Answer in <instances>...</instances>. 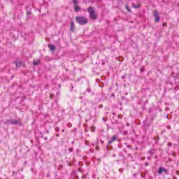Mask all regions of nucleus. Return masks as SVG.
<instances>
[{"label":"nucleus","instance_id":"f8f14e48","mask_svg":"<svg viewBox=\"0 0 179 179\" xmlns=\"http://www.w3.org/2000/svg\"><path fill=\"white\" fill-rule=\"evenodd\" d=\"M148 153L151 155L153 156L156 153V150H151L148 152Z\"/></svg>","mask_w":179,"mask_h":179},{"label":"nucleus","instance_id":"1a4fd4ad","mask_svg":"<svg viewBox=\"0 0 179 179\" xmlns=\"http://www.w3.org/2000/svg\"><path fill=\"white\" fill-rule=\"evenodd\" d=\"M15 65H16V67H17V68H19V67L21 66V65H22V62H20V61H17V62H15Z\"/></svg>","mask_w":179,"mask_h":179},{"label":"nucleus","instance_id":"20e7f679","mask_svg":"<svg viewBox=\"0 0 179 179\" xmlns=\"http://www.w3.org/2000/svg\"><path fill=\"white\" fill-rule=\"evenodd\" d=\"M117 139H118V136L117 135L113 136L110 141L108 142V145H111V143H113V142H115V141H117Z\"/></svg>","mask_w":179,"mask_h":179},{"label":"nucleus","instance_id":"a211bd4d","mask_svg":"<svg viewBox=\"0 0 179 179\" xmlns=\"http://www.w3.org/2000/svg\"><path fill=\"white\" fill-rule=\"evenodd\" d=\"M87 92H88V93H90V92H92V89H90V87H88L87 89Z\"/></svg>","mask_w":179,"mask_h":179},{"label":"nucleus","instance_id":"393cba45","mask_svg":"<svg viewBox=\"0 0 179 179\" xmlns=\"http://www.w3.org/2000/svg\"><path fill=\"white\" fill-rule=\"evenodd\" d=\"M96 150H99V146H96Z\"/></svg>","mask_w":179,"mask_h":179},{"label":"nucleus","instance_id":"f03ea898","mask_svg":"<svg viewBox=\"0 0 179 179\" xmlns=\"http://www.w3.org/2000/svg\"><path fill=\"white\" fill-rule=\"evenodd\" d=\"M76 21L81 26H85V24H87V23H89V20H87V18L85 16L76 17Z\"/></svg>","mask_w":179,"mask_h":179},{"label":"nucleus","instance_id":"9d476101","mask_svg":"<svg viewBox=\"0 0 179 179\" xmlns=\"http://www.w3.org/2000/svg\"><path fill=\"white\" fill-rule=\"evenodd\" d=\"M132 8H134V9H138V8H141V4L138 3V5H135L134 3H133Z\"/></svg>","mask_w":179,"mask_h":179},{"label":"nucleus","instance_id":"423d86ee","mask_svg":"<svg viewBox=\"0 0 179 179\" xmlns=\"http://www.w3.org/2000/svg\"><path fill=\"white\" fill-rule=\"evenodd\" d=\"M9 122L12 124L17 125V124H20V120H10Z\"/></svg>","mask_w":179,"mask_h":179},{"label":"nucleus","instance_id":"4be33fe9","mask_svg":"<svg viewBox=\"0 0 179 179\" xmlns=\"http://www.w3.org/2000/svg\"><path fill=\"white\" fill-rule=\"evenodd\" d=\"M166 129H169V130L171 129V126L168 125V126L166 127Z\"/></svg>","mask_w":179,"mask_h":179},{"label":"nucleus","instance_id":"ddd939ff","mask_svg":"<svg viewBox=\"0 0 179 179\" xmlns=\"http://www.w3.org/2000/svg\"><path fill=\"white\" fill-rule=\"evenodd\" d=\"M74 10L76 13L79 12V10H80V8L79 7V6H74Z\"/></svg>","mask_w":179,"mask_h":179},{"label":"nucleus","instance_id":"473e14b6","mask_svg":"<svg viewBox=\"0 0 179 179\" xmlns=\"http://www.w3.org/2000/svg\"><path fill=\"white\" fill-rule=\"evenodd\" d=\"M101 143H103V142L102 141Z\"/></svg>","mask_w":179,"mask_h":179},{"label":"nucleus","instance_id":"dca6fc26","mask_svg":"<svg viewBox=\"0 0 179 179\" xmlns=\"http://www.w3.org/2000/svg\"><path fill=\"white\" fill-rule=\"evenodd\" d=\"M167 146H169V148L171 147V146H173V143L169 142V143H167Z\"/></svg>","mask_w":179,"mask_h":179},{"label":"nucleus","instance_id":"4468645a","mask_svg":"<svg viewBox=\"0 0 179 179\" xmlns=\"http://www.w3.org/2000/svg\"><path fill=\"white\" fill-rule=\"evenodd\" d=\"M125 8L127 9V11L129 12V13H132V10L129 8V6H128V4H126Z\"/></svg>","mask_w":179,"mask_h":179},{"label":"nucleus","instance_id":"f3484780","mask_svg":"<svg viewBox=\"0 0 179 179\" xmlns=\"http://www.w3.org/2000/svg\"><path fill=\"white\" fill-rule=\"evenodd\" d=\"M56 132H59L60 129L59 127H55Z\"/></svg>","mask_w":179,"mask_h":179},{"label":"nucleus","instance_id":"9b49d317","mask_svg":"<svg viewBox=\"0 0 179 179\" xmlns=\"http://www.w3.org/2000/svg\"><path fill=\"white\" fill-rule=\"evenodd\" d=\"M72 1L74 6H78L79 1H78V0H72Z\"/></svg>","mask_w":179,"mask_h":179},{"label":"nucleus","instance_id":"39448f33","mask_svg":"<svg viewBox=\"0 0 179 179\" xmlns=\"http://www.w3.org/2000/svg\"><path fill=\"white\" fill-rule=\"evenodd\" d=\"M163 173H166V174H167L169 171L166 170L164 168L160 167L158 170V174H163Z\"/></svg>","mask_w":179,"mask_h":179},{"label":"nucleus","instance_id":"b1692460","mask_svg":"<svg viewBox=\"0 0 179 179\" xmlns=\"http://www.w3.org/2000/svg\"><path fill=\"white\" fill-rule=\"evenodd\" d=\"M119 171H120V173H122V172L124 171V169H119Z\"/></svg>","mask_w":179,"mask_h":179},{"label":"nucleus","instance_id":"bb28decb","mask_svg":"<svg viewBox=\"0 0 179 179\" xmlns=\"http://www.w3.org/2000/svg\"><path fill=\"white\" fill-rule=\"evenodd\" d=\"M129 123H127V127H129Z\"/></svg>","mask_w":179,"mask_h":179},{"label":"nucleus","instance_id":"6ab92c4d","mask_svg":"<svg viewBox=\"0 0 179 179\" xmlns=\"http://www.w3.org/2000/svg\"><path fill=\"white\" fill-rule=\"evenodd\" d=\"M50 98L52 99H54V94H50Z\"/></svg>","mask_w":179,"mask_h":179},{"label":"nucleus","instance_id":"aec40b11","mask_svg":"<svg viewBox=\"0 0 179 179\" xmlns=\"http://www.w3.org/2000/svg\"><path fill=\"white\" fill-rule=\"evenodd\" d=\"M117 117H118V118H119L120 120L122 119V114L118 115Z\"/></svg>","mask_w":179,"mask_h":179},{"label":"nucleus","instance_id":"c756f323","mask_svg":"<svg viewBox=\"0 0 179 179\" xmlns=\"http://www.w3.org/2000/svg\"><path fill=\"white\" fill-rule=\"evenodd\" d=\"M56 136L58 138V136H59V134H56Z\"/></svg>","mask_w":179,"mask_h":179},{"label":"nucleus","instance_id":"2f4dec72","mask_svg":"<svg viewBox=\"0 0 179 179\" xmlns=\"http://www.w3.org/2000/svg\"><path fill=\"white\" fill-rule=\"evenodd\" d=\"M64 130H62V132H64Z\"/></svg>","mask_w":179,"mask_h":179},{"label":"nucleus","instance_id":"0eeeda50","mask_svg":"<svg viewBox=\"0 0 179 179\" xmlns=\"http://www.w3.org/2000/svg\"><path fill=\"white\" fill-rule=\"evenodd\" d=\"M70 31H75V22L73 21H71Z\"/></svg>","mask_w":179,"mask_h":179},{"label":"nucleus","instance_id":"2eb2a0df","mask_svg":"<svg viewBox=\"0 0 179 179\" xmlns=\"http://www.w3.org/2000/svg\"><path fill=\"white\" fill-rule=\"evenodd\" d=\"M33 64L35 66L39 65L40 64V60H34Z\"/></svg>","mask_w":179,"mask_h":179},{"label":"nucleus","instance_id":"412c9836","mask_svg":"<svg viewBox=\"0 0 179 179\" xmlns=\"http://www.w3.org/2000/svg\"><path fill=\"white\" fill-rule=\"evenodd\" d=\"M69 152H73V148H69Z\"/></svg>","mask_w":179,"mask_h":179},{"label":"nucleus","instance_id":"7ed1b4c3","mask_svg":"<svg viewBox=\"0 0 179 179\" xmlns=\"http://www.w3.org/2000/svg\"><path fill=\"white\" fill-rule=\"evenodd\" d=\"M153 16L155 19V23H159V22H160V17L159 16V12L157 10L153 12Z\"/></svg>","mask_w":179,"mask_h":179},{"label":"nucleus","instance_id":"7c9ffc66","mask_svg":"<svg viewBox=\"0 0 179 179\" xmlns=\"http://www.w3.org/2000/svg\"><path fill=\"white\" fill-rule=\"evenodd\" d=\"M177 76H178V77L179 76V73L177 74Z\"/></svg>","mask_w":179,"mask_h":179},{"label":"nucleus","instance_id":"cd10ccee","mask_svg":"<svg viewBox=\"0 0 179 179\" xmlns=\"http://www.w3.org/2000/svg\"><path fill=\"white\" fill-rule=\"evenodd\" d=\"M44 139H45V141H47V139H48V138L45 137Z\"/></svg>","mask_w":179,"mask_h":179},{"label":"nucleus","instance_id":"c85d7f7f","mask_svg":"<svg viewBox=\"0 0 179 179\" xmlns=\"http://www.w3.org/2000/svg\"><path fill=\"white\" fill-rule=\"evenodd\" d=\"M101 107H103V105L99 106V108H101Z\"/></svg>","mask_w":179,"mask_h":179},{"label":"nucleus","instance_id":"f257e3e1","mask_svg":"<svg viewBox=\"0 0 179 179\" xmlns=\"http://www.w3.org/2000/svg\"><path fill=\"white\" fill-rule=\"evenodd\" d=\"M87 11L89 13L90 19H92V20H96L97 19V14H96V10H94V8L93 7H88L87 8Z\"/></svg>","mask_w":179,"mask_h":179},{"label":"nucleus","instance_id":"5701e85b","mask_svg":"<svg viewBox=\"0 0 179 179\" xmlns=\"http://www.w3.org/2000/svg\"><path fill=\"white\" fill-rule=\"evenodd\" d=\"M162 26L164 27L167 26V24H166V22H164V23L162 24Z\"/></svg>","mask_w":179,"mask_h":179},{"label":"nucleus","instance_id":"a878e982","mask_svg":"<svg viewBox=\"0 0 179 179\" xmlns=\"http://www.w3.org/2000/svg\"><path fill=\"white\" fill-rule=\"evenodd\" d=\"M122 79H125V76H122Z\"/></svg>","mask_w":179,"mask_h":179},{"label":"nucleus","instance_id":"72a5a7b5","mask_svg":"<svg viewBox=\"0 0 179 179\" xmlns=\"http://www.w3.org/2000/svg\"><path fill=\"white\" fill-rule=\"evenodd\" d=\"M168 179H170V178H168Z\"/></svg>","mask_w":179,"mask_h":179},{"label":"nucleus","instance_id":"6e6552de","mask_svg":"<svg viewBox=\"0 0 179 179\" xmlns=\"http://www.w3.org/2000/svg\"><path fill=\"white\" fill-rule=\"evenodd\" d=\"M48 47L51 51H54V50H55V46L52 44H48Z\"/></svg>","mask_w":179,"mask_h":179}]
</instances>
